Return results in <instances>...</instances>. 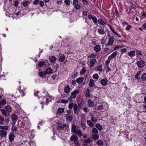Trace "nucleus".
I'll return each mask as SVG.
<instances>
[{
	"mask_svg": "<svg viewBox=\"0 0 146 146\" xmlns=\"http://www.w3.org/2000/svg\"><path fill=\"white\" fill-rule=\"evenodd\" d=\"M92 138L94 140H96L99 138V137L98 135L94 134L92 136Z\"/></svg>",
	"mask_w": 146,
	"mask_h": 146,
	"instance_id": "de8ad7c7",
	"label": "nucleus"
},
{
	"mask_svg": "<svg viewBox=\"0 0 146 146\" xmlns=\"http://www.w3.org/2000/svg\"><path fill=\"white\" fill-rule=\"evenodd\" d=\"M141 74V72L139 71L137 72V74H136L135 76V78L137 79H140V76Z\"/></svg>",
	"mask_w": 146,
	"mask_h": 146,
	"instance_id": "58836bf2",
	"label": "nucleus"
},
{
	"mask_svg": "<svg viewBox=\"0 0 146 146\" xmlns=\"http://www.w3.org/2000/svg\"><path fill=\"white\" fill-rule=\"evenodd\" d=\"M131 28V26L130 25H128L127 27L125 28V29L127 31L130 30Z\"/></svg>",
	"mask_w": 146,
	"mask_h": 146,
	"instance_id": "680f3d73",
	"label": "nucleus"
},
{
	"mask_svg": "<svg viewBox=\"0 0 146 146\" xmlns=\"http://www.w3.org/2000/svg\"><path fill=\"white\" fill-rule=\"evenodd\" d=\"M0 102L1 106H4L6 104V101L5 99H3L0 101Z\"/></svg>",
	"mask_w": 146,
	"mask_h": 146,
	"instance_id": "79ce46f5",
	"label": "nucleus"
},
{
	"mask_svg": "<svg viewBox=\"0 0 146 146\" xmlns=\"http://www.w3.org/2000/svg\"><path fill=\"white\" fill-rule=\"evenodd\" d=\"M135 52L134 51L132 50L127 53V54L131 57L134 56H135Z\"/></svg>",
	"mask_w": 146,
	"mask_h": 146,
	"instance_id": "b1692460",
	"label": "nucleus"
},
{
	"mask_svg": "<svg viewBox=\"0 0 146 146\" xmlns=\"http://www.w3.org/2000/svg\"><path fill=\"white\" fill-rule=\"evenodd\" d=\"M96 144H97L98 145H103L104 142L103 141L101 140H98L96 142Z\"/></svg>",
	"mask_w": 146,
	"mask_h": 146,
	"instance_id": "72a5a7b5",
	"label": "nucleus"
},
{
	"mask_svg": "<svg viewBox=\"0 0 146 146\" xmlns=\"http://www.w3.org/2000/svg\"><path fill=\"white\" fill-rule=\"evenodd\" d=\"M17 130V128L15 126H13L11 128V130L14 132V131H16Z\"/></svg>",
	"mask_w": 146,
	"mask_h": 146,
	"instance_id": "69168bd1",
	"label": "nucleus"
},
{
	"mask_svg": "<svg viewBox=\"0 0 146 146\" xmlns=\"http://www.w3.org/2000/svg\"><path fill=\"white\" fill-rule=\"evenodd\" d=\"M79 92V91L78 90H75L72 92L70 95V96L69 97L68 100L70 101L72 100V98H74L76 96V95L78 94Z\"/></svg>",
	"mask_w": 146,
	"mask_h": 146,
	"instance_id": "39448f33",
	"label": "nucleus"
},
{
	"mask_svg": "<svg viewBox=\"0 0 146 146\" xmlns=\"http://www.w3.org/2000/svg\"><path fill=\"white\" fill-rule=\"evenodd\" d=\"M0 129H1L7 130L8 129V127L7 126H0Z\"/></svg>",
	"mask_w": 146,
	"mask_h": 146,
	"instance_id": "3c124183",
	"label": "nucleus"
},
{
	"mask_svg": "<svg viewBox=\"0 0 146 146\" xmlns=\"http://www.w3.org/2000/svg\"><path fill=\"white\" fill-rule=\"evenodd\" d=\"M39 75L41 77H43L44 76L46 73L45 71L41 72L39 73Z\"/></svg>",
	"mask_w": 146,
	"mask_h": 146,
	"instance_id": "37998d69",
	"label": "nucleus"
},
{
	"mask_svg": "<svg viewBox=\"0 0 146 146\" xmlns=\"http://www.w3.org/2000/svg\"><path fill=\"white\" fill-rule=\"evenodd\" d=\"M92 133L95 134H97L98 132V131L97 129L95 128H93L92 129Z\"/></svg>",
	"mask_w": 146,
	"mask_h": 146,
	"instance_id": "c03bdc74",
	"label": "nucleus"
},
{
	"mask_svg": "<svg viewBox=\"0 0 146 146\" xmlns=\"http://www.w3.org/2000/svg\"><path fill=\"white\" fill-rule=\"evenodd\" d=\"M64 2L67 6H69L70 5V0H65Z\"/></svg>",
	"mask_w": 146,
	"mask_h": 146,
	"instance_id": "8fccbe9b",
	"label": "nucleus"
},
{
	"mask_svg": "<svg viewBox=\"0 0 146 146\" xmlns=\"http://www.w3.org/2000/svg\"><path fill=\"white\" fill-rule=\"evenodd\" d=\"M29 1H26L23 2L22 3V4L24 7H25L28 5L29 3Z\"/></svg>",
	"mask_w": 146,
	"mask_h": 146,
	"instance_id": "09e8293b",
	"label": "nucleus"
},
{
	"mask_svg": "<svg viewBox=\"0 0 146 146\" xmlns=\"http://www.w3.org/2000/svg\"><path fill=\"white\" fill-rule=\"evenodd\" d=\"M98 22L99 25H104L106 24V23L101 19H99Z\"/></svg>",
	"mask_w": 146,
	"mask_h": 146,
	"instance_id": "c85d7f7f",
	"label": "nucleus"
},
{
	"mask_svg": "<svg viewBox=\"0 0 146 146\" xmlns=\"http://www.w3.org/2000/svg\"><path fill=\"white\" fill-rule=\"evenodd\" d=\"M86 122L87 124L90 127H93V123L90 120H87Z\"/></svg>",
	"mask_w": 146,
	"mask_h": 146,
	"instance_id": "bb28decb",
	"label": "nucleus"
},
{
	"mask_svg": "<svg viewBox=\"0 0 146 146\" xmlns=\"http://www.w3.org/2000/svg\"><path fill=\"white\" fill-rule=\"evenodd\" d=\"M50 122L53 124L55 125V126L57 127L58 129H62L66 126V125H63L62 123L58 117H55L52 118L50 119Z\"/></svg>",
	"mask_w": 146,
	"mask_h": 146,
	"instance_id": "f257e3e1",
	"label": "nucleus"
},
{
	"mask_svg": "<svg viewBox=\"0 0 146 146\" xmlns=\"http://www.w3.org/2000/svg\"><path fill=\"white\" fill-rule=\"evenodd\" d=\"M38 93L39 92L38 91L35 92L34 93V95L35 96H37L39 98L42 97V96H43L44 98H46V103L45 104L47 105L49 101V100L46 97L47 96L48 97L49 96V94L48 93V92L46 91H44L42 93L41 96H40L39 95H38Z\"/></svg>",
	"mask_w": 146,
	"mask_h": 146,
	"instance_id": "7ed1b4c3",
	"label": "nucleus"
},
{
	"mask_svg": "<svg viewBox=\"0 0 146 146\" xmlns=\"http://www.w3.org/2000/svg\"><path fill=\"white\" fill-rule=\"evenodd\" d=\"M96 127L99 130L101 131L102 130V126L98 123H97L96 125Z\"/></svg>",
	"mask_w": 146,
	"mask_h": 146,
	"instance_id": "7c9ffc66",
	"label": "nucleus"
},
{
	"mask_svg": "<svg viewBox=\"0 0 146 146\" xmlns=\"http://www.w3.org/2000/svg\"><path fill=\"white\" fill-rule=\"evenodd\" d=\"M107 25L110 27V29L112 31L113 33L115 34L118 37H121V36L119 34L117 33V32H116L115 30L110 25L108 24Z\"/></svg>",
	"mask_w": 146,
	"mask_h": 146,
	"instance_id": "9d476101",
	"label": "nucleus"
},
{
	"mask_svg": "<svg viewBox=\"0 0 146 146\" xmlns=\"http://www.w3.org/2000/svg\"><path fill=\"white\" fill-rule=\"evenodd\" d=\"M68 100L61 99L60 100V102L63 103H66L68 102Z\"/></svg>",
	"mask_w": 146,
	"mask_h": 146,
	"instance_id": "864d4df0",
	"label": "nucleus"
},
{
	"mask_svg": "<svg viewBox=\"0 0 146 146\" xmlns=\"http://www.w3.org/2000/svg\"><path fill=\"white\" fill-rule=\"evenodd\" d=\"M110 60L108 59L106 60L105 62V66H109V64L110 63Z\"/></svg>",
	"mask_w": 146,
	"mask_h": 146,
	"instance_id": "49530a36",
	"label": "nucleus"
},
{
	"mask_svg": "<svg viewBox=\"0 0 146 146\" xmlns=\"http://www.w3.org/2000/svg\"><path fill=\"white\" fill-rule=\"evenodd\" d=\"M141 79L143 80H146V73H144L142 74Z\"/></svg>",
	"mask_w": 146,
	"mask_h": 146,
	"instance_id": "5fc2aeb1",
	"label": "nucleus"
},
{
	"mask_svg": "<svg viewBox=\"0 0 146 146\" xmlns=\"http://www.w3.org/2000/svg\"><path fill=\"white\" fill-rule=\"evenodd\" d=\"M57 77V75L56 74H53L52 75L51 78H52V80H55L56 78Z\"/></svg>",
	"mask_w": 146,
	"mask_h": 146,
	"instance_id": "e2e57ef3",
	"label": "nucleus"
},
{
	"mask_svg": "<svg viewBox=\"0 0 146 146\" xmlns=\"http://www.w3.org/2000/svg\"><path fill=\"white\" fill-rule=\"evenodd\" d=\"M46 64L45 62L44 61H40L39 62L38 64V66L40 68L44 66Z\"/></svg>",
	"mask_w": 146,
	"mask_h": 146,
	"instance_id": "4be33fe9",
	"label": "nucleus"
},
{
	"mask_svg": "<svg viewBox=\"0 0 146 146\" xmlns=\"http://www.w3.org/2000/svg\"><path fill=\"white\" fill-rule=\"evenodd\" d=\"M1 111L3 115L6 117L7 116V113L5 110L3 109H1Z\"/></svg>",
	"mask_w": 146,
	"mask_h": 146,
	"instance_id": "f704fd0d",
	"label": "nucleus"
},
{
	"mask_svg": "<svg viewBox=\"0 0 146 146\" xmlns=\"http://www.w3.org/2000/svg\"><path fill=\"white\" fill-rule=\"evenodd\" d=\"M65 58V56L64 55H62L59 56V60L60 62H62L64 60Z\"/></svg>",
	"mask_w": 146,
	"mask_h": 146,
	"instance_id": "473e14b6",
	"label": "nucleus"
},
{
	"mask_svg": "<svg viewBox=\"0 0 146 146\" xmlns=\"http://www.w3.org/2000/svg\"><path fill=\"white\" fill-rule=\"evenodd\" d=\"M106 72H109L111 71V69L109 68V66H106Z\"/></svg>",
	"mask_w": 146,
	"mask_h": 146,
	"instance_id": "13d9d810",
	"label": "nucleus"
},
{
	"mask_svg": "<svg viewBox=\"0 0 146 146\" xmlns=\"http://www.w3.org/2000/svg\"><path fill=\"white\" fill-rule=\"evenodd\" d=\"M73 5L74 7L76 10L79 9L81 8V6L79 4V3L77 0H73Z\"/></svg>",
	"mask_w": 146,
	"mask_h": 146,
	"instance_id": "423d86ee",
	"label": "nucleus"
},
{
	"mask_svg": "<svg viewBox=\"0 0 146 146\" xmlns=\"http://www.w3.org/2000/svg\"><path fill=\"white\" fill-rule=\"evenodd\" d=\"M64 108H59L57 110L56 113L57 114L62 113L64 112Z\"/></svg>",
	"mask_w": 146,
	"mask_h": 146,
	"instance_id": "412c9836",
	"label": "nucleus"
},
{
	"mask_svg": "<svg viewBox=\"0 0 146 146\" xmlns=\"http://www.w3.org/2000/svg\"><path fill=\"white\" fill-rule=\"evenodd\" d=\"M15 138V135L13 133H11L9 136V139L10 142L13 141Z\"/></svg>",
	"mask_w": 146,
	"mask_h": 146,
	"instance_id": "f3484780",
	"label": "nucleus"
},
{
	"mask_svg": "<svg viewBox=\"0 0 146 146\" xmlns=\"http://www.w3.org/2000/svg\"><path fill=\"white\" fill-rule=\"evenodd\" d=\"M11 117L12 120L14 122H15L18 119L17 116L15 114L12 115Z\"/></svg>",
	"mask_w": 146,
	"mask_h": 146,
	"instance_id": "5701e85b",
	"label": "nucleus"
},
{
	"mask_svg": "<svg viewBox=\"0 0 146 146\" xmlns=\"http://www.w3.org/2000/svg\"><path fill=\"white\" fill-rule=\"evenodd\" d=\"M84 78L83 77H80L76 78V82L78 84L81 83L84 80Z\"/></svg>",
	"mask_w": 146,
	"mask_h": 146,
	"instance_id": "6ab92c4d",
	"label": "nucleus"
},
{
	"mask_svg": "<svg viewBox=\"0 0 146 146\" xmlns=\"http://www.w3.org/2000/svg\"><path fill=\"white\" fill-rule=\"evenodd\" d=\"M86 96L89 97L90 96V92L89 89H87L86 91Z\"/></svg>",
	"mask_w": 146,
	"mask_h": 146,
	"instance_id": "c9c22d12",
	"label": "nucleus"
},
{
	"mask_svg": "<svg viewBox=\"0 0 146 146\" xmlns=\"http://www.w3.org/2000/svg\"><path fill=\"white\" fill-rule=\"evenodd\" d=\"M71 131L74 134L78 135L80 137L82 135V134L79 128L74 124H72V125Z\"/></svg>",
	"mask_w": 146,
	"mask_h": 146,
	"instance_id": "f03ea898",
	"label": "nucleus"
},
{
	"mask_svg": "<svg viewBox=\"0 0 146 146\" xmlns=\"http://www.w3.org/2000/svg\"><path fill=\"white\" fill-rule=\"evenodd\" d=\"M99 77V75L97 74H94L93 75V78L96 80H97L98 79Z\"/></svg>",
	"mask_w": 146,
	"mask_h": 146,
	"instance_id": "a18cd8bd",
	"label": "nucleus"
},
{
	"mask_svg": "<svg viewBox=\"0 0 146 146\" xmlns=\"http://www.w3.org/2000/svg\"><path fill=\"white\" fill-rule=\"evenodd\" d=\"M137 64L139 68H141L144 66L145 62L143 60H140L137 62Z\"/></svg>",
	"mask_w": 146,
	"mask_h": 146,
	"instance_id": "6e6552de",
	"label": "nucleus"
},
{
	"mask_svg": "<svg viewBox=\"0 0 146 146\" xmlns=\"http://www.w3.org/2000/svg\"><path fill=\"white\" fill-rule=\"evenodd\" d=\"M74 104L73 103H71L68 106V108H71L73 107L74 106Z\"/></svg>",
	"mask_w": 146,
	"mask_h": 146,
	"instance_id": "774afa93",
	"label": "nucleus"
},
{
	"mask_svg": "<svg viewBox=\"0 0 146 146\" xmlns=\"http://www.w3.org/2000/svg\"><path fill=\"white\" fill-rule=\"evenodd\" d=\"M93 139L92 138L90 137L89 138L86 139L84 140V142L85 143H90L92 142Z\"/></svg>",
	"mask_w": 146,
	"mask_h": 146,
	"instance_id": "2f4dec72",
	"label": "nucleus"
},
{
	"mask_svg": "<svg viewBox=\"0 0 146 146\" xmlns=\"http://www.w3.org/2000/svg\"><path fill=\"white\" fill-rule=\"evenodd\" d=\"M86 72V70L85 68H84L82 69V70L80 72V73L81 74H84Z\"/></svg>",
	"mask_w": 146,
	"mask_h": 146,
	"instance_id": "0e129e2a",
	"label": "nucleus"
},
{
	"mask_svg": "<svg viewBox=\"0 0 146 146\" xmlns=\"http://www.w3.org/2000/svg\"><path fill=\"white\" fill-rule=\"evenodd\" d=\"M88 58L90 59L92 58H94L95 56V55L94 53L88 55Z\"/></svg>",
	"mask_w": 146,
	"mask_h": 146,
	"instance_id": "603ef678",
	"label": "nucleus"
},
{
	"mask_svg": "<svg viewBox=\"0 0 146 146\" xmlns=\"http://www.w3.org/2000/svg\"><path fill=\"white\" fill-rule=\"evenodd\" d=\"M29 145L31 146H36L35 143L33 141H30L29 143Z\"/></svg>",
	"mask_w": 146,
	"mask_h": 146,
	"instance_id": "bf43d9fd",
	"label": "nucleus"
},
{
	"mask_svg": "<svg viewBox=\"0 0 146 146\" xmlns=\"http://www.w3.org/2000/svg\"><path fill=\"white\" fill-rule=\"evenodd\" d=\"M88 11L86 10L82 12V14L84 16H86L88 14Z\"/></svg>",
	"mask_w": 146,
	"mask_h": 146,
	"instance_id": "6e6d98bb",
	"label": "nucleus"
},
{
	"mask_svg": "<svg viewBox=\"0 0 146 146\" xmlns=\"http://www.w3.org/2000/svg\"><path fill=\"white\" fill-rule=\"evenodd\" d=\"M94 84V81L92 78L90 79L89 82V85L90 87H93Z\"/></svg>",
	"mask_w": 146,
	"mask_h": 146,
	"instance_id": "a211bd4d",
	"label": "nucleus"
},
{
	"mask_svg": "<svg viewBox=\"0 0 146 146\" xmlns=\"http://www.w3.org/2000/svg\"><path fill=\"white\" fill-rule=\"evenodd\" d=\"M98 31L100 35H104L106 33L104 29H98Z\"/></svg>",
	"mask_w": 146,
	"mask_h": 146,
	"instance_id": "cd10ccee",
	"label": "nucleus"
},
{
	"mask_svg": "<svg viewBox=\"0 0 146 146\" xmlns=\"http://www.w3.org/2000/svg\"><path fill=\"white\" fill-rule=\"evenodd\" d=\"M100 46L98 45H96L94 47V50L96 52L99 51L100 50Z\"/></svg>",
	"mask_w": 146,
	"mask_h": 146,
	"instance_id": "e433bc0d",
	"label": "nucleus"
},
{
	"mask_svg": "<svg viewBox=\"0 0 146 146\" xmlns=\"http://www.w3.org/2000/svg\"><path fill=\"white\" fill-rule=\"evenodd\" d=\"M7 135V132L3 130H0V137L1 138H5Z\"/></svg>",
	"mask_w": 146,
	"mask_h": 146,
	"instance_id": "1a4fd4ad",
	"label": "nucleus"
},
{
	"mask_svg": "<svg viewBox=\"0 0 146 146\" xmlns=\"http://www.w3.org/2000/svg\"><path fill=\"white\" fill-rule=\"evenodd\" d=\"M92 20L94 23H96L97 22V19L96 17L94 16L92 19Z\"/></svg>",
	"mask_w": 146,
	"mask_h": 146,
	"instance_id": "052dcab7",
	"label": "nucleus"
},
{
	"mask_svg": "<svg viewBox=\"0 0 146 146\" xmlns=\"http://www.w3.org/2000/svg\"><path fill=\"white\" fill-rule=\"evenodd\" d=\"M114 37L113 36H111L109 39L108 43L107 44L106 46H108L110 45H112L113 44L114 41Z\"/></svg>",
	"mask_w": 146,
	"mask_h": 146,
	"instance_id": "0eeeda50",
	"label": "nucleus"
},
{
	"mask_svg": "<svg viewBox=\"0 0 146 146\" xmlns=\"http://www.w3.org/2000/svg\"><path fill=\"white\" fill-rule=\"evenodd\" d=\"M78 138L77 136L75 135H72L70 138V140L72 141H76L78 140Z\"/></svg>",
	"mask_w": 146,
	"mask_h": 146,
	"instance_id": "dca6fc26",
	"label": "nucleus"
},
{
	"mask_svg": "<svg viewBox=\"0 0 146 146\" xmlns=\"http://www.w3.org/2000/svg\"><path fill=\"white\" fill-rule=\"evenodd\" d=\"M97 62V60L96 58H92L88 61L87 64L91 68L95 66Z\"/></svg>",
	"mask_w": 146,
	"mask_h": 146,
	"instance_id": "20e7f679",
	"label": "nucleus"
},
{
	"mask_svg": "<svg viewBox=\"0 0 146 146\" xmlns=\"http://www.w3.org/2000/svg\"><path fill=\"white\" fill-rule=\"evenodd\" d=\"M5 109L9 112H11L12 111V109L11 106L9 105H7L5 107Z\"/></svg>",
	"mask_w": 146,
	"mask_h": 146,
	"instance_id": "c756f323",
	"label": "nucleus"
},
{
	"mask_svg": "<svg viewBox=\"0 0 146 146\" xmlns=\"http://www.w3.org/2000/svg\"><path fill=\"white\" fill-rule=\"evenodd\" d=\"M108 80L107 79L104 78L101 80L100 83L104 86H105L107 84Z\"/></svg>",
	"mask_w": 146,
	"mask_h": 146,
	"instance_id": "f8f14e48",
	"label": "nucleus"
},
{
	"mask_svg": "<svg viewBox=\"0 0 146 146\" xmlns=\"http://www.w3.org/2000/svg\"><path fill=\"white\" fill-rule=\"evenodd\" d=\"M78 109L77 105L76 104H74V113L77 114L78 113L77 110Z\"/></svg>",
	"mask_w": 146,
	"mask_h": 146,
	"instance_id": "ea45409f",
	"label": "nucleus"
},
{
	"mask_svg": "<svg viewBox=\"0 0 146 146\" xmlns=\"http://www.w3.org/2000/svg\"><path fill=\"white\" fill-rule=\"evenodd\" d=\"M39 3L41 7H43L44 5V2L42 1H40Z\"/></svg>",
	"mask_w": 146,
	"mask_h": 146,
	"instance_id": "338daca9",
	"label": "nucleus"
},
{
	"mask_svg": "<svg viewBox=\"0 0 146 146\" xmlns=\"http://www.w3.org/2000/svg\"><path fill=\"white\" fill-rule=\"evenodd\" d=\"M64 117L68 120L71 121L72 119V116L70 115L65 114Z\"/></svg>",
	"mask_w": 146,
	"mask_h": 146,
	"instance_id": "aec40b11",
	"label": "nucleus"
},
{
	"mask_svg": "<svg viewBox=\"0 0 146 146\" xmlns=\"http://www.w3.org/2000/svg\"><path fill=\"white\" fill-rule=\"evenodd\" d=\"M88 106L89 107H92L94 106V103L93 101L92 100L90 99H89L88 100Z\"/></svg>",
	"mask_w": 146,
	"mask_h": 146,
	"instance_id": "ddd939ff",
	"label": "nucleus"
},
{
	"mask_svg": "<svg viewBox=\"0 0 146 146\" xmlns=\"http://www.w3.org/2000/svg\"><path fill=\"white\" fill-rule=\"evenodd\" d=\"M46 74H51L52 72V70L51 68L48 67L46 69Z\"/></svg>",
	"mask_w": 146,
	"mask_h": 146,
	"instance_id": "a878e982",
	"label": "nucleus"
},
{
	"mask_svg": "<svg viewBox=\"0 0 146 146\" xmlns=\"http://www.w3.org/2000/svg\"><path fill=\"white\" fill-rule=\"evenodd\" d=\"M81 126L83 129H85L86 128V126L85 124V123L83 121H82L81 123Z\"/></svg>",
	"mask_w": 146,
	"mask_h": 146,
	"instance_id": "4c0bfd02",
	"label": "nucleus"
},
{
	"mask_svg": "<svg viewBox=\"0 0 146 146\" xmlns=\"http://www.w3.org/2000/svg\"><path fill=\"white\" fill-rule=\"evenodd\" d=\"M91 119L93 121V122L94 123L96 122L97 121V118L93 116H92V117L91 118Z\"/></svg>",
	"mask_w": 146,
	"mask_h": 146,
	"instance_id": "4d7b16f0",
	"label": "nucleus"
},
{
	"mask_svg": "<svg viewBox=\"0 0 146 146\" xmlns=\"http://www.w3.org/2000/svg\"><path fill=\"white\" fill-rule=\"evenodd\" d=\"M4 118L1 115H0V124L2 125L3 123V121H4Z\"/></svg>",
	"mask_w": 146,
	"mask_h": 146,
	"instance_id": "a19ab883",
	"label": "nucleus"
},
{
	"mask_svg": "<svg viewBox=\"0 0 146 146\" xmlns=\"http://www.w3.org/2000/svg\"><path fill=\"white\" fill-rule=\"evenodd\" d=\"M56 60V58L54 56H51L49 57V61L51 63L54 62Z\"/></svg>",
	"mask_w": 146,
	"mask_h": 146,
	"instance_id": "4468645a",
	"label": "nucleus"
},
{
	"mask_svg": "<svg viewBox=\"0 0 146 146\" xmlns=\"http://www.w3.org/2000/svg\"><path fill=\"white\" fill-rule=\"evenodd\" d=\"M70 90V88L68 86H67L64 89V91L66 93H68Z\"/></svg>",
	"mask_w": 146,
	"mask_h": 146,
	"instance_id": "393cba45",
	"label": "nucleus"
},
{
	"mask_svg": "<svg viewBox=\"0 0 146 146\" xmlns=\"http://www.w3.org/2000/svg\"><path fill=\"white\" fill-rule=\"evenodd\" d=\"M118 52L117 51H115L110 55L108 57V59L111 60L112 58L115 57L117 55Z\"/></svg>",
	"mask_w": 146,
	"mask_h": 146,
	"instance_id": "9b49d317",
	"label": "nucleus"
},
{
	"mask_svg": "<svg viewBox=\"0 0 146 146\" xmlns=\"http://www.w3.org/2000/svg\"><path fill=\"white\" fill-rule=\"evenodd\" d=\"M97 69L96 71H99L101 73L103 70V66L102 64L96 67Z\"/></svg>",
	"mask_w": 146,
	"mask_h": 146,
	"instance_id": "2eb2a0df",
	"label": "nucleus"
}]
</instances>
